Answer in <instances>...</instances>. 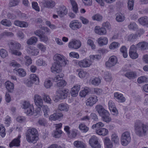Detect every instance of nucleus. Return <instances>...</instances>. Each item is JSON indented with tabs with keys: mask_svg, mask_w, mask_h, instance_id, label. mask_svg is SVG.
<instances>
[{
	"mask_svg": "<svg viewBox=\"0 0 148 148\" xmlns=\"http://www.w3.org/2000/svg\"><path fill=\"white\" fill-rule=\"evenodd\" d=\"M103 143L105 148H112L113 144L110 138L108 137H105L103 140Z\"/></svg>",
	"mask_w": 148,
	"mask_h": 148,
	"instance_id": "nucleus-31",
	"label": "nucleus"
},
{
	"mask_svg": "<svg viewBox=\"0 0 148 148\" xmlns=\"http://www.w3.org/2000/svg\"><path fill=\"white\" fill-rule=\"evenodd\" d=\"M87 45L90 46L92 49L94 50L96 49V46L93 40L90 39H88L87 41Z\"/></svg>",
	"mask_w": 148,
	"mask_h": 148,
	"instance_id": "nucleus-54",
	"label": "nucleus"
},
{
	"mask_svg": "<svg viewBox=\"0 0 148 148\" xmlns=\"http://www.w3.org/2000/svg\"><path fill=\"white\" fill-rule=\"evenodd\" d=\"M138 21L140 24L148 27V21L147 17H142L139 19Z\"/></svg>",
	"mask_w": 148,
	"mask_h": 148,
	"instance_id": "nucleus-42",
	"label": "nucleus"
},
{
	"mask_svg": "<svg viewBox=\"0 0 148 148\" xmlns=\"http://www.w3.org/2000/svg\"><path fill=\"white\" fill-rule=\"evenodd\" d=\"M69 56L71 58H73L77 59L79 58V54L74 51H72L69 53Z\"/></svg>",
	"mask_w": 148,
	"mask_h": 148,
	"instance_id": "nucleus-61",
	"label": "nucleus"
},
{
	"mask_svg": "<svg viewBox=\"0 0 148 148\" xmlns=\"http://www.w3.org/2000/svg\"><path fill=\"white\" fill-rule=\"evenodd\" d=\"M125 75L130 79H133L137 77L136 73L133 71L127 72L125 74Z\"/></svg>",
	"mask_w": 148,
	"mask_h": 148,
	"instance_id": "nucleus-48",
	"label": "nucleus"
},
{
	"mask_svg": "<svg viewBox=\"0 0 148 148\" xmlns=\"http://www.w3.org/2000/svg\"><path fill=\"white\" fill-rule=\"evenodd\" d=\"M14 49L11 50V53L16 55L20 56L21 54L19 51L16 49H21V45L19 43H16L14 45Z\"/></svg>",
	"mask_w": 148,
	"mask_h": 148,
	"instance_id": "nucleus-29",
	"label": "nucleus"
},
{
	"mask_svg": "<svg viewBox=\"0 0 148 148\" xmlns=\"http://www.w3.org/2000/svg\"><path fill=\"white\" fill-rule=\"evenodd\" d=\"M94 31L95 33L99 35H105L107 33L106 29L102 28L98 25L95 27Z\"/></svg>",
	"mask_w": 148,
	"mask_h": 148,
	"instance_id": "nucleus-21",
	"label": "nucleus"
},
{
	"mask_svg": "<svg viewBox=\"0 0 148 148\" xmlns=\"http://www.w3.org/2000/svg\"><path fill=\"white\" fill-rule=\"evenodd\" d=\"M14 24L17 26L21 27H25L28 26V24L25 22L16 20L14 21Z\"/></svg>",
	"mask_w": 148,
	"mask_h": 148,
	"instance_id": "nucleus-43",
	"label": "nucleus"
},
{
	"mask_svg": "<svg viewBox=\"0 0 148 148\" xmlns=\"http://www.w3.org/2000/svg\"><path fill=\"white\" fill-rule=\"evenodd\" d=\"M36 130L34 128L29 129L28 130V134L27 135H38Z\"/></svg>",
	"mask_w": 148,
	"mask_h": 148,
	"instance_id": "nucleus-56",
	"label": "nucleus"
},
{
	"mask_svg": "<svg viewBox=\"0 0 148 148\" xmlns=\"http://www.w3.org/2000/svg\"><path fill=\"white\" fill-rule=\"evenodd\" d=\"M113 96L114 99L119 103H122L126 101V99L123 95L120 92H115L114 93Z\"/></svg>",
	"mask_w": 148,
	"mask_h": 148,
	"instance_id": "nucleus-22",
	"label": "nucleus"
},
{
	"mask_svg": "<svg viewBox=\"0 0 148 148\" xmlns=\"http://www.w3.org/2000/svg\"><path fill=\"white\" fill-rule=\"evenodd\" d=\"M97 97L94 95H92L89 96L86 101V104L87 106H92L98 101Z\"/></svg>",
	"mask_w": 148,
	"mask_h": 148,
	"instance_id": "nucleus-18",
	"label": "nucleus"
},
{
	"mask_svg": "<svg viewBox=\"0 0 148 148\" xmlns=\"http://www.w3.org/2000/svg\"><path fill=\"white\" fill-rule=\"evenodd\" d=\"M125 18L124 15L121 13H118L116 14V19L118 22H122L125 19Z\"/></svg>",
	"mask_w": 148,
	"mask_h": 148,
	"instance_id": "nucleus-49",
	"label": "nucleus"
},
{
	"mask_svg": "<svg viewBox=\"0 0 148 148\" xmlns=\"http://www.w3.org/2000/svg\"><path fill=\"white\" fill-rule=\"evenodd\" d=\"M44 85L46 88H50L53 86V83L51 82V79L50 78L46 79L44 81Z\"/></svg>",
	"mask_w": 148,
	"mask_h": 148,
	"instance_id": "nucleus-40",
	"label": "nucleus"
},
{
	"mask_svg": "<svg viewBox=\"0 0 148 148\" xmlns=\"http://www.w3.org/2000/svg\"><path fill=\"white\" fill-rule=\"evenodd\" d=\"M38 41L37 38L35 37H32L28 39L27 43L29 45H35Z\"/></svg>",
	"mask_w": 148,
	"mask_h": 148,
	"instance_id": "nucleus-47",
	"label": "nucleus"
},
{
	"mask_svg": "<svg viewBox=\"0 0 148 148\" xmlns=\"http://www.w3.org/2000/svg\"><path fill=\"white\" fill-rule=\"evenodd\" d=\"M89 144L92 148H101L102 145L101 143L99 142L98 138L95 136L90 138Z\"/></svg>",
	"mask_w": 148,
	"mask_h": 148,
	"instance_id": "nucleus-11",
	"label": "nucleus"
},
{
	"mask_svg": "<svg viewBox=\"0 0 148 148\" xmlns=\"http://www.w3.org/2000/svg\"><path fill=\"white\" fill-rule=\"evenodd\" d=\"M73 144L75 147H77L85 148L86 147L85 144L80 141H76L74 142Z\"/></svg>",
	"mask_w": 148,
	"mask_h": 148,
	"instance_id": "nucleus-52",
	"label": "nucleus"
},
{
	"mask_svg": "<svg viewBox=\"0 0 148 148\" xmlns=\"http://www.w3.org/2000/svg\"><path fill=\"white\" fill-rule=\"evenodd\" d=\"M63 73H61L59 75L56 76L53 79L54 81L56 82H58L64 76Z\"/></svg>",
	"mask_w": 148,
	"mask_h": 148,
	"instance_id": "nucleus-64",
	"label": "nucleus"
},
{
	"mask_svg": "<svg viewBox=\"0 0 148 148\" xmlns=\"http://www.w3.org/2000/svg\"><path fill=\"white\" fill-rule=\"evenodd\" d=\"M21 107L25 110V112L27 115H34V116H38L41 114L42 112L40 108H38L36 110L34 111L33 105L30 104L29 102L24 101L22 103Z\"/></svg>",
	"mask_w": 148,
	"mask_h": 148,
	"instance_id": "nucleus-1",
	"label": "nucleus"
},
{
	"mask_svg": "<svg viewBox=\"0 0 148 148\" xmlns=\"http://www.w3.org/2000/svg\"><path fill=\"white\" fill-rule=\"evenodd\" d=\"M94 91L96 94L99 95L107 94V92H105L104 90L97 88L94 89Z\"/></svg>",
	"mask_w": 148,
	"mask_h": 148,
	"instance_id": "nucleus-59",
	"label": "nucleus"
},
{
	"mask_svg": "<svg viewBox=\"0 0 148 148\" xmlns=\"http://www.w3.org/2000/svg\"><path fill=\"white\" fill-rule=\"evenodd\" d=\"M66 66L54 62L52 64L51 70L53 73H60L62 71V67Z\"/></svg>",
	"mask_w": 148,
	"mask_h": 148,
	"instance_id": "nucleus-12",
	"label": "nucleus"
},
{
	"mask_svg": "<svg viewBox=\"0 0 148 148\" xmlns=\"http://www.w3.org/2000/svg\"><path fill=\"white\" fill-rule=\"evenodd\" d=\"M90 82L93 85L98 86L101 83V79L99 77H96L91 79Z\"/></svg>",
	"mask_w": 148,
	"mask_h": 148,
	"instance_id": "nucleus-33",
	"label": "nucleus"
},
{
	"mask_svg": "<svg viewBox=\"0 0 148 148\" xmlns=\"http://www.w3.org/2000/svg\"><path fill=\"white\" fill-rule=\"evenodd\" d=\"M135 131L136 134L139 136H142L145 134L147 130V126L139 121L135 124Z\"/></svg>",
	"mask_w": 148,
	"mask_h": 148,
	"instance_id": "nucleus-6",
	"label": "nucleus"
},
{
	"mask_svg": "<svg viewBox=\"0 0 148 148\" xmlns=\"http://www.w3.org/2000/svg\"><path fill=\"white\" fill-rule=\"evenodd\" d=\"M93 20H96L97 21H100L102 20V17L99 14H96L93 15L92 17Z\"/></svg>",
	"mask_w": 148,
	"mask_h": 148,
	"instance_id": "nucleus-60",
	"label": "nucleus"
},
{
	"mask_svg": "<svg viewBox=\"0 0 148 148\" xmlns=\"http://www.w3.org/2000/svg\"><path fill=\"white\" fill-rule=\"evenodd\" d=\"M79 130L83 132H86L88 130V127H87L84 124L80 123L79 126Z\"/></svg>",
	"mask_w": 148,
	"mask_h": 148,
	"instance_id": "nucleus-50",
	"label": "nucleus"
},
{
	"mask_svg": "<svg viewBox=\"0 0 148 148\" xmlns=\"http://www.w3.org/2000/svg\"><path fill=\"white\" fill-rule=\"evenodd\" d=\"M13 72L14 73H16V74L20 77H24L26 75V71L22 68H15L13 69Z\"/></svg>",
	"mask_w": 148,
	"mask_h": 148,
	"instance_id": "nucleus-26",
	"label": "nucleus"
},
{
	"mask_svg": "<svg viewBox=\"0 0 148 148\" xmlns=\"http://www.w3.org/2000/svg\"><path fill=\"white\" fill-rule=\"evenodd\" d=\"M11 122V120L10 117L7 116L5 118L4 120V124L6 126H9Z\"/></svg>",
	"mask_w": 148,
	"mask_h": 148,
	"instance_id": "nucleus-57",
	"label": "nucleus"
},
{
	"mask_svg": "<svg viewBox=\"0 0 148 148\" xmlns=\"http://www.w3.org/2000/svg\"><path fill=\"white\" fill-rule=\"evenodd\" d=\"M69 94V91L68 89L60 91L57 92L56 95L53 98V100L55 102H57L60 99L66 98Z\"/></svg>",
	"mask_w": 148,
	"mask_h": 148,
	"instance_id": "nucleus-7",
	"label": "nucleus"
},
{
	"mask_svg": "<svg viewBox=\"0 0 148 148\" xmlns=\"http://www.w3.org/2000/svg\"><path fill=\"white\" fill-rule=\"evenodd\" d=\"M6 135L5 129L3 124L0 123V135L2 137H4Z\"/></svg>",
	"mask_w": 148,
	"mask_h": 148,
	"instance_id": "nucleus-55",
	"label": "nucleus"
},
{
	"mask_svg": "<svg viewBox=\"0 0 148 148\" xmlns=\"http://www.w3.org/2000/svg\"><path fill=\"white\" fill-rule=\"evenodd\" d=\"M73 61L74 63L78 65L81 68H88L92 65L91 62H90L89 60L86 58L80 60H74Z\"/></svg>",
	"mask_w": 148,
	"mask_h": 148,
	"instance_id": "nucleus-10",
	"label": "nucleus"
},
{
	"mask_svg": "<svg viewBox=\"0 0 148 148\" xmlns=\"http://www.w3.org/2000/svg\"><path fill=\"white\" fill-rule=\"evenodd\" d=\"M36 64L38 66H46L47 65V63L42 59H40L36 61Z\"/></svg>",
	"mask_w": 148,
	"mask_h": 148,
	"instance_id": "nucleus-53",
	"label": "nucleus"
},
{
	"mask_svg": "<svg viewBox=\"0 0 148 148\" xmlns=\"http://www.w3.org/2000/svg\"><path fill=\"white\" fill-rule=\"evenodd\" d=\"M37 47L41 51L42 53L45 52L47 49L46 46L41 43L38 44Z\"/></svg>",
	"mask_w": 148,
	"mask_h": 148,
	"instance_id": "nucleus-51",
	"label": "nucleus"
},
{
	"mask_svg": "<svg viewBox=\"0 0 148 148\" xmlns=\"http://www.w3.org/2000/svg\"><path fill=\"white\" fill-rule=\"evenodd\" d=\"M109 109L112 114L115 116L118 115L119 112L117 109L115 103L112 101L110 100L108 103Z\"/></svg>",
	"mask_w": 148,
	"mask_h": 148,
	"instance_id": "nucleus-13",
	"label": "nucleus"
},
{
	"mask_svg": "<svg viewBox=\"0 0 148 148\" xmlns=\"http://www.w3.org/2000/svg\"><path fill=\"white\" fill-rule=\"evenodd\" d=\"M43 100L44 101L47 103L50 104L51 103V99L48 95L45 94L44 95L43 97Z\"/></svg>",
	"mask_w": 148,
	"mask_h": 148,
	"instance_id": "nucleus-62",
	"label": "nucleus"
},
{
	"mask_svg": "<svg viewBox=\"0 0 148 148\" xmlns=\"http://www.w3.org/2000/svg\"><path fill=\"white\" fill-rule=\"evenodd\" d=\"M112 141L114 144H118L119 143V138L117 135L115 133L112 134L111 136Z\"/></svg>",
	"mask_w": 148,
	"mask_h": 148,
	"instance_id": "nucleus-44",
	"label": "nucleus"
},
{
	"mask_svg": "<svg viewBox=\"0 0 148 148\" xmlns=\"http://www.w3.org/2000/svg\"><path fill=\"white\" fill-rule=\"evenodd\" d=\"M120 50L121 53L124 58H126L128 57L127 49L125 46H123L121 47Z\"/></svg>",
	"mask_w": 148,
	"mask_h": 148,
	"instance_id": "nucleus-45",
	"label": "nucleus"
},
{
	"mask_svg": "<svg viewBox=\"0 0 148 148\" xmlns=\"http://www.w3.org/2000/svg\"><path fill=\"white\" fill-rule=\"evenodd\" d=\"M134 1V0H128L127 2L128 8L129 10H132L133 9Z\"/></svg>",
	"mask_w": 148,
	"mask_h": 148,
	"instance_id": "nucleus-58",
	"label": "nucleus"
},
{
	"mask_svg": "<svg viewBox=\"0 0 148 148\" xmlns=\"http://www.w3.org/2000/svg\"><path fill=\"white\" fill-rule=\"evenodd\" d=\"M34 101L35 103L38 108L42 107V110L44 113V116L46 117L48 116L50 112V109L47 106H43V102L41 97L40 96L36 95L34 97Z\"/></svg>",
	"mask_w": 148,
	"mask_h": 148,
	"instance_id": "nucleus-2",
	"label": "nucleus"
},
{
	"mask_svg": "<svg viewBox=\"0 0 148 148\" xmlns=\"http://www.w3.org/2000/svg\"><path fill=\"white\" fill-rule=\"evenodd\" d=\"M89 91V88L85 87L80 91L79 96L81 97L84 98L88 94Z\"/></svg>",
	"mask_w": 148,
	"mask_h": 148,
	"instance_id": "nucleus-30",
	"label": "nucleus"
},
{
	"mask_svg": "<svg viewBox=\"0 0 148 148\" xmlns=\"http://www.w3.org/2000/svg\"><path fill=\"white\" fill-rule=\"evenodd\" d=\"M81 42L80 41L72 40L69 42L68 46L70 49H77L81 47Z\"/></svg>",
	"mask_w": 148,
	"mask_h": 148,
	"instance_id": "nucleus-19",
	"label": "nucleus"
},
{
	"mask_svg": "<svg viewBox=\"0 0 148 148\" xmlns=\"http://www.w3.org/2000/svg\"><path fill=\"white\" fill-rule=\"evenodd\" d=\"M76 71L78 72V76L81 79L86 78L89 76L88 73L82 69H77Z\"/></svg>",
	"mask_w": 148,
	"mask_h": 148,
	"instance_id": "nucleus-27",
	"label": "nucleus"
},
{
	"mask_svg": "<svg viewBox=\"0 0 148 148\" xmlns=\"http://www.w3.org/2000/svg\"><path fill=\"white\" fill-rule=\"evenodd\" d=\"M96 41L99 46H102L108 44V40L107 37L101 36L98 38Z\"/></svg>",
	"mask_w": 148,
	"mask_h": 148,
	"instance_id": "nucleus-24",
	"label": "nucleus"
},
{
	"mask_svg": "<svg viewBox=\"0 0 148 148\" xmlns=\"http://www.w3.org/2000/svg\"><path fill=\"white\" fill-rule=\"evenodd\" d=\"M131 140V137L130 132H125L122 134L121 138V143L124 146L128 145Z\"/></svg>",
	"mask_w": 148,
	"mask_h": 148,
	"instance_id": "nucleus-9",
	"label": "nucleus"
},
{
	"mask_svg": "<svg viewBox=\"0 0 148 148\" xmlns=\"http://www.w3.org/2000/svg\"><path fill=\"white\" fill-rule=\"evenodd\" d=\"M26 139L29 142L35 143L38 139V135H26Z\"/></svg>",
	"mask_w": 148,
	"mask_h": 148,
	"instance_id": "nucleus-34",
	"label": "nucleus"
},
{
	"mask_svg": "<svg viewBox=\"0 0 148 148\" xmlns=\"http://www.w3.org/2000/svg\"><path fill=\"white\" fill-rule=\"evenodd\" d=\"M137 82L139 84H141L143 83L148 82V78L145 76H143L138 77L137 79Z\"/></svg>",
	"mask_w": 148,
	"mask_h": 148,
	"instance_id": "nucleus-46",
	"label": "nucleus"
},
{
	"mask_svg": "<svg viewBox=\"0 0 148 148\" xmlns=\"http://www.w3.org/2000/svg\"><path fill=\"white\" fill-rule=\"evenodd\" d=\"M120 46V44L118 42L114 41L108 46V48L110 50H114L117 49Z\"/></svg>",
	"mask_w": 148,
	"mask_h": 148,
	"instance_id": "nucleus-32",
	"label": "nucleus"
},
{
	"mask_svg": "<svg viewBox=\"0 0 148 148\" xmlns=\"http://www.w3.org/2000/svg\"><path fill=\"white\" fill-rule=\"evenodd\" d=\"M81 86L78 84H76L73 85L71 88L70 94L71 96L73 97H76L78 94V92L80 90Z\"/></svg>",
	"mask_w": 148,
	"mask_h": 148,
	"instance_id": "nucleus-20",
	"label": "nucleus"
},
{
	"mask_svg": "<svg viewBox=\"0 0 148 148\" xmlns=\"http://www.w3.org/2000/svg\"><path fill=\"white\" fill-rule=\"evenodd\" d=\"M5 88L8 91L10 92H12L14 89V84L9 81H7L5 83Z\"/></svg>",
	"mask_w": 148,
	"mask_h": 148,
	"instance_id": "nucleus-28",
	"label": "nucleus"
},
{
	"mask_svg": "<svg viewBox=\"0 0 148 148\" xmlns=\"http://www.w3.org/2000/svg\"><path fill=\"white\" fill-rule=\"evenodd\" d=\"M73 11L77 13L78 10V5L76 2L74 0H70Z\"/></svg>",
	"mask_w": 148,
	"mask_h": 148,
	"instance_id": "nucleus-41",
	"label": "nucleus"
},
{
	"mask_svg": "<svg viewBox=\"0 0 148 148\" xmlns=\"http://www.w3.org/2000/svg\"><path fill=\"white\" fill-rule=\"evenodd\" d=\"M53 59L56 62L60 64L66 66L69 63V61L64 55L56 53L54 56Z\"/></svg>",
	"mask_w": 148,
	"mask_h": 148,
	"instance_id": "nucleus-8",
	"label": "nucleus"
},
{
	"mask_svg": "<svg viewBox=\"0 0 148 148\" xmlns=\"http://www.w3.org/2000/svg\"><path fill=\"white\" fill-rule=\"evenodd\" d=\"M136 47L142 50H145L148 48V43L145 42H140L137 45Z\"/></svg>",
	"mask_w": 148,
	"mask_h": 148,
	"instance_id": "nucleus-37",
	"label": "nucleus"
},
{
	"mask_svg": "<svg viewBox=\"0 0 148 148\" xmlns=\"http://www.w3.org/2000/svg\"><path fill=\"white\" fill-rule=\"evenodd\" d=\"M20 138L21 136H19L17 138L14 139L12 140L9 145L10 147H11L14 146H19L20 145Z\"/></svg>",
	"mask_w": 148,
	"mask_h": 148,
	"instance_id": "nucleus-39",
	"label": "nucleus"
},
{
	"mask_svg": "<svg viewBox=\"0 0 148 148\" xmlns=\"http://www.w3.org/2000/svg\"><path fill=\"white\" fill-rule=\"evenodd\" d=\"M118 62L117 58L115 56H110L108 61L106 62V66L108 67H111L115 66Z\"/></svg>",
	"mask_w": 148,
	"mask_h": 148,
	"instance_id": "nucleus-16",
	"label": "nucleus"
},
{
	"mask_svg": "<svg viewBox=\"0 0 148 148\" xmlns=\"http://www.w3.org/2000/svg\"><path fill=\"white\" fill-rule=\"evenodd\" d=\"M82 23L78 20H75L71 21L69 24V27L73 30L80 29L82 27Z\"/></svg>",
	"mask_w": 148,
	"mask_h": 148,
	"instance_id": "nucleus-14",
	"label": "nucleus"
},
{
	"mask_svg": "<svg viewBox=\"0 0 148 148\" xmlns=\"http://www.w3.org/2000/svg\"><path fill=\"white\" fill-rule=\"evenodd\" d=\"M62 116L63 114L61 113H54L49 116V119L51 121H55L60 119Z\"/></svg>",
	"mask_w": 148,
	"mask_h": 148,
	"instance_id": "nucleus-36",
	"label": "nucleus"
},
{
	"mask_svg": "<svg viewBox=\"0 0 148 148\" xmlns=\"http://www.w3.org/2000/svg\"><path fill=\"white\" fill-rule=\"evenodd\" d=\"M95 109L99 115L101 117L103 121L108 123L111 121L112 119L110 116L109 112L105 109L102 106L97 105L95 107Z\"/></svg>",
	"mask_w": 148,
	"mask_h": 148,
	"instance_id": "nucleus-3",
	"label": "nucleus"
},
{
	"mask_svg": "<svg viewBox=\"0 0 148 148\" xmlns=\"http://www.w3.org/2000/svg\"><path fill=\"white\" fill-rule=\"evenodd\" d=\"M69 106L66 103H61L59 104L58 106V109L60 111L65 112L69 111Z\"/></svg>",
	"mask_w": 148,
	"mask_h": 148,
	"instance_id": "nucleus-35",
	"label": "nucleus"
},
{
	"mask_svg": "<svg viewBox=\"0 0 148 148\" xmlns=\"http://www.w3.org/2000/svg\"><path fill=\"white\" fill-rule=\"evenodd\" d=\"M57 84L59 87H63L66 86V82L64 80L62 79L57 83Z\"/></svg>",
	"mask_w": 148,
	"mask_h": 148,
	"instance_id": "nucleus-63",
	"label": "nucleus"
},
{
	"mask_svg": "<svg viewBox=\"0 0 148 148\" xmlns=\"http://www.w3.org/2000/svg\"><path fill=\"white\" fill-rule=\"evenodd\" d=\"M56 11L58 15L60 17H63L68 13V10L66 7L63 5L59 6L56 9Z\"/></svg>",
	"mask_w": 148,
	"mask_h": 148,
	"instance_id": "nucleus-15",
	"label": "nucleus"
},
{
	"mask_svg": "<svg viewBox=\"0 0 148 148\" xmlns=\"http://www.w3.org/2000/svg\"><path fill=\"white\" fill-rule=\"evenodd\" d=\"M129 54L130 58L132 59H136L138 57V54L136 48L134 45H133L130 47Z\"/></svg>",
	"mask_w": 148,
	"mask_h": 148,
	"instance_id": "nucleus-17",
	"label": "nucleus"
},
{
	"mask_svg": "<svg viewBox=\"0 0 148 148\" xmlns=\"http://www.w3.org/2000/svg\"><path fill=\"white\" fill-rule=\"evenodd\" d=\"M27 53L30 55L33 56H36L38 55L39 50L34 47H30L26 50Z\"/></svg>",
	"mask_w": 148,
	"mask_h": 148,
	"instance_id": "nucleus-25",
	"label": "nucleus"
},
{
	"mask_svg": "<svg viewBox=\"0 0 148 148\" xmlns=\"http://www.w3.org/2000/svg\"><path fill=\"white\" fill-rule=\"evenodd\" d=\"M39 3L40 5H43L45 7L50 8H53L55 5V2L51 0L42 1H40Z\"/></svg>",
	"mask_w": 148,
	"mask_h": 148,
	"instance_id": "nucleus-23",
	"label": "nucleus"
},
{
	"mask_svg": "<svg viewBox=\"0 0 148 148\" xmlns=\"http://www.w3.org/2000/svg\"><path fill=\"white\" fill-rule=\"evenodd\" d=\"M104 124L101 122H99L95 124H93L92 128L93 129L95 130L96 133L99 135L105 136L108 135L109 133L108 129L105 128L100 127H103Z\"/></svg>",
	"mask_w": 148,
	"mask_h": 148,
	"instance_id": "nucleus-4",
	"label": "nucleus"
},
{
	"mask_svg": "<svg viewBox=\"0 0 148 148\" xmlns=\"http://www.w3.org/2000/svg\"><path fill=\"white\" fill-rule=\"evenodd\" d=\"M101 56L99 55H90L89 56V60L90 62L92 63L95 61H98L100 60L101 58Z\"/></svg>",
	"mask_w": 148,
	"mask_h": 148,
	"instance_id": "nucleus-38",
	"label": "nucleus"
},
{
	"mask_svg": "<svg viewBox=\"0 0 148 148\" xmlns=\"http://www.w3.org/2000/svg\"><path fill=\"white\" fill-rule=\"evenodd\" d=\"M40 82L39 76L36 74H32L29 76V79H25L23 83L27 87H31L33 85H39Z\"/></svg>",
	"mask_w": 148,
	"mask_h": 148,
	"instance_id": "nucleus-5",
	"label": "nucleus"
}]
</instances>
